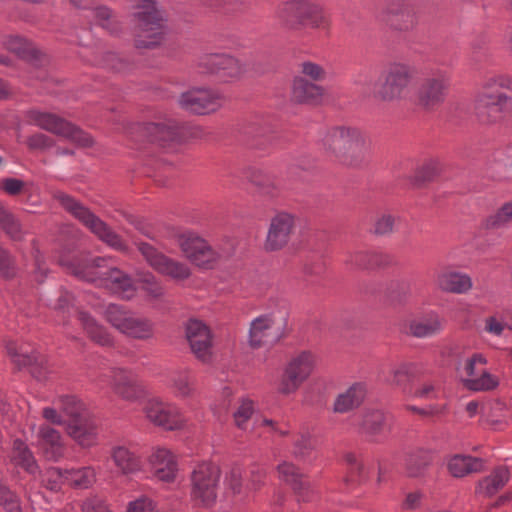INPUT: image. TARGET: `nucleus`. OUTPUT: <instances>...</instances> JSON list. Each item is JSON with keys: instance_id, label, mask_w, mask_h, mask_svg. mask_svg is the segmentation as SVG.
I'll return each instance as SVG.
<instances>
[{"instance_id": "f257e3e1", "label": "nucleus", "mask_w": 512, "mask_h": 512, "mask_svg": "<svg viewBox=\"0 0 512 512\" xmlns=\"http://www.w3.org/2000/svg\"><path fill=\"white\" fill-rule=\"evenodd\" d=\"M326 153L343 166L362 168L371 160V140L354 126H333L321 138Z\"/></svg>"}, {"instance_id": "f03ea898", "label": "nucleus", "mask_w": 512, "mask_h": 512, "mask_svg": "<svg viewBox=\"0 0 512 512\" xmlns=\"http://www.w3.org/2000/svg\"><path fill=\"white\" fill-rule=\"evenodd\" d=\"M132 14L134 46L155 49L165 40L167 19L156 0H137Z\"/></svg>"}, {"instance_id": "7ed1b4c3", "label": "nucleus", "mask_w": 512, "mask_h": 512, "mask_svg": "<svg viewBox=\"0 0 512 512\" xmlns=\"http://www.w3.org/2000/svg\"><path fill=\"white\" fill-rule=\"evenodd\" d=\"M279 26L289 33H300L307 29H327L328 20L322 9L309 0H287L275 11Z\"/></svg>"}, {"instance_id": "20e7f679", "label": "nucleus", "mask_w": 512, "mask_h": 512, "mask_svg": "<svg viewBox=\"0 0 512 512\" xmlns=\"http://www.w3.org/2000/svg\"><path fill=\"white\" fill-rule=\"evenodd\" d=\"M178 244L185 257L194 265L203 269H213L221 261L229 259L235 252L231 240L210 245L196 233L186 232L178 237Z\"/></svg>"}, {"instance_id": "39448f33", "label": "nucleus", "mask_w": 512, "mask_h": 512, "mask_svg": "<svg viewBox=\"0 0 512 512\" xmlns=\"http://www.w3.org/2000/svg\"><path fill=\"white\" fill-rule=\"evenodd\" d=\"M416 76L413 65L403 61H392L385 65L380 74L381 83L374 91V97L386 103L405 98Z\"/></svg>"}, {"instance_id": "423d86ee", "label": "nucleus", "mask_w": 512, "mask_h": 512, "mask_svg": "<svg viewBox=\"0 0 512 512\" xmlns=\"http://www.w3.org/2000/svg\"><path fill=\"white\" fill-rule=\"evenodd\" d=\"M54 199L57 200L68 213L95 234L102 242L118 251L126 250V245L122 238L103 220L92 213L89 208L84 206L74 197L64 192L57 191L54 193Z\"/></svg>"}, {"instance_id": "0eeeda50", "label": "nucleus", "mask_w": 512, "mask_h": 512, "mask_svg": "<svg viewBox=\"0 0 512 512\" xmlns=\"http://www.w3.org/2000/svg\"><path fill=\"white\" fill-rule=\"evenodd\" d=\"M25 116L29 124L63 137L79 147L90 148L94 145L91 135L56 114L31 109L25 113Z\"/></svg>"}, {"instance_id": "6e6552de", "label": "nucleus", "mask_w": 512, "mask_h": 512, "mask_svg": "<svg viewBox=\"0 0 512 512\" xmlns=\"http://www.w3.org/2000/svg\"><path fill=\"white\" fill-rule=\"evenodd\" d=\"M105 320L120 333L137 340L153 337L154 325L151 320L136 315L124 306L109 304L104 310Z\"/></svg>"}, {"instance_id": "1a4fd4ad", "label": "nucleus", "mask_w": 512, "mask_h": 512, "mask_svg": "<svg viewBox=\"0 0 512 512\" xmlns=\"http://www.w3.org/2000/svg\"><path fill=\"white\" fill-rule=\"evenodd\" d=\"M221 471L212 462H201L191 473V496L198 504L210 507L217 499Z\"/></svg>"}, {"instance_id": "9d476101", "label": "nucleus", "mask_w": 512, "mask_h": 512, "mask_svg": "<svg viewBox=\"0 0 512 512\" xmlns=\"http://www.w3.org/2000/svg\"><path fill=\"white\" fill-rule=\"evenodd\" d=\"M376 18L397 32L411 31L418 22L413 6L405 0H385L377 10Z\"/></svg>"}, {"instance_id": "9b49d317", "label": "nucleus", "mask_w": 512, "mask_h": 512, "mask_svg": "<svg viewBox=\"0 0 512 512\" xmlns=\"http://www.w3.org/2000/svg\"><path fill=\"white\" fill-rule=\"evenodd\" d=\"M135 245L146 262L158 273L175 282L185 281L191 276L192 272L187 264L164 255L151 244L136 241Z\"/></svg>"}, {"instance_id": "f8f14e48", "label": "nucleus", "mask_w": 512, "mask_h": 512, "mask_svg": "<svg viewBox=\"0 0 512 512\" xmlns=\"http://www.w3.org/2000/svg\"><path fill=\"white\" fill-rule=\"evenodd\" d=\"M197 68L201 73L216 75L226 81L240 79L246 72L245 64L226 53H210L200 56Z\"/></svg>"}, {"instance_id": "ddd939ff", "label": "nucleus", "mask_w": 512, "mask_h": 512, "mask_svg": "<svg viewBox=\"0 0 512 512\" xmlns=\"http://www.w3.org/2000/svg\"><path fill=\"white\" fill-rule=\"evenodd\" d=\"M450 75L446 70L434 69L422 81L418 89L419 104L425 109L441 105L448 94Z\"/></svg>"}, {"instance_id": "4468645a", "label": "nucleus", "mask_w": 512, "mask_h": 512, "mask_svg": "<svg viewBox=\"0 0 512 512\" xmlns=\"http://www.w3.org/2000/svg\"><path fill=\"white\" fill-rule=\"evenodd\" d=\"M224 96L213 89L195 87L183 92L178 99L180 107L188 112L205 115L222 107Z\"/></svg>"}, {"instance_id": "2eb2a0df", "label": "nucleus", "mask_w": 512, "mask_h": 512, "mask_svg": "<svg viewBox=\"0 0 512 512\" xmlns=\"http://www.w3.org/2000/svg\"><path fill=\"white\" fill-rule=\"evenodd\" d=\"M143 412L151 423L166 430L181 429L185 424L181 410L159 398L149 399L143 407Z\"/></svg>"}, {"instance_id": "dca6fc26", "label": "nucleus", "mask_w": 512, "mask_h": 512, "mask_svg": "<svg viewBox=\"0 0 512 512\" xmlns=\"http://www.w3.org/2000/svg\"><path fill=\"white\" fill-rule=\"evenodd\" d=\"M313 368V355L309 352H302L287 364L278 391L284 395L294 393L310 376Z\"/></svg>"}, {"instance_id": "f3484780", "label": "nucleus", "mask_w": 512, "mask_h": 512, "mask_svg": "<svg viewBox=\"0 0 512 512\" xmlns=\"http://www.w3.org/2000/svg\"><path fill=\"white\" fill-rule=\"evenodd\" d=\"M110 381L113 392L121 399L129 402L137 401L145 395V389L138 377L130 370L124 368H112L109 374L101 376Z\"/></svg>"}, {"instance_id": "a211bd4d", "label": "nucleus", "mask_w": 512, "mask_h": 512, "mask_svg": "<svg viewBox=\"0 0 512 512\" xmlns=\"http://www.w3.org/2000/svg\"><path fill=\"white\" fill-rule=\"evenodd\" d=\"M136 129L149 141L156 142L162 146L170 142L179 141L183 137V128L172 119L137 124Z\"/></svg>"}, {"instance_id": "6ab92c4d", "label": "nucleus", "mask_w": 512, "mask_h": 512, "mask_svg": "<svg viewBox=\"0 0 512 512\" xmlns=\"http://www.w3.org/2000/svg\"><path fill=\"white\" fill-rule=\"evenodd\" d=\"M186 338L192 353L203 363L212 359V337L209 328L198 320L186 324Z\"/></svg>"}, {"instance_id": "aec40b11", "label": "nucleus", "mask_w": 512, "mask_h": 512, "mask_svg": "<svg viewBox=\"0 0 512 512\" xmlns=\"http://www.w3.org/2000/svg\"><path fill=\"white\" fill-rule=\"evenodd\" d=\"M282 335V325L276 323L271 315H261L251 322L249 344L252 348H259L279 341Z\"/></svg>"}, {"instance_id": "412c9836", "label": "nucleus", "mask_w": 512, "mask_h": 512, "mask_svg": "<svg viewBox=\"0 0 512 512\" xmlns=\"http://www.w3.org/2000/svg\"><path fill=\"white\" fill-rule=\"evenodd\" d=\"M326 95L325 88L304 77L295 76L290 87V100L294 104L318 106Z\"/></svg>"}, {"instance_id": "4be33fe9", "label": "nucleus", "mask_w": 512, "mask_h": 512, "mask_svg": "<svg viewBox=\"0 0 512 512\" xmlns=\"http://www.w3.org/2000/svg\"><path fill=\"white\" fill-rule=\"evenodd\" d=\"M295 226L294 217L285 212L275 215L270 222L265 249L276 251L283 248L290 240Z\"/></svg>"}, {"instance_id": "5701e85b", "label": "nucleus", "mask_w": 512, "mask_h": 512, "mask_svg": "<svg viewBox=\"0 0 512 512\" xmlns=\"http://www.w3.org/2000/svg\"><path fill=\"white\" fill-rule=\"evenodd\" d=\"M390 417L381 410H367L363 413L358 426V433L370 442L381 443L385 431L390 428Z\"/></svg>"}, {"instance_id": "b1692460", "label": "nucleus", "mask_w": 512, "mask_h": 512, "mask_svg": "<svg viewBox=\"0 0 512 512\" xmlns=\"http://www.w3.org/2000/svg\"><path fill=\"white\" fill-rule=\"evenodd\" d=\"M68 435L83 448H89L97 443V424L89 414L67 422Z\"/></svg>"}, {"instance_id": "393cba45", "label": "nucleus", "mask_w": 512, "mask_h": 512, "mask_svg": "<svg viewBox=\"0 0 512 512\" xmlns=\"http://www.w3.org/2000/svg\"><path fill=\"white\" fill-rule=\"evenodd\" d=\"M511 102L491 100L489 97L475 98V116L482 125H493L500 122Z\"/></svg>"}, {"instance_id": "a878e982", "label": "nucleus", "mask_w": 512, "mask_h": 512, "mask_svg": "<svg viewBox=\"0 0 512 512\" xmlns=\"http://www.w3.org/2000/svg\"><path fill=\"white\" fill-rule=\"evenodd\" d=\"M155 477L164 482H172L178 471L177 462L173 453L162 447L154 449L149 457Z\"/></svg>"}, {"instance_id": "bb28decb", "label": "nucleus", "mask_w": 512, "mask_h": 512, "mask_svg": "<svg viewBox=\"0 0 512 512\" xmlns=\"http://www.w3.org/2000/svg\"><path fill=\"white\" fill-rule=\"evenodd\" d=\"M279 478L290 485L298 496V501H307L310 492V483L305 475L293 463L284 461L277 466Z\"/></svg>"}, {"instance_id": "cd10ccee", "label": "nucleus", "mask_w": 512, "mask_h": 512, "mask_svg": "<svg viewBox=\"0 0 512 512\" xmlns=\"http://www.w3.org/2000/svg\"><path fill=\"white\" fill-rule=\"evenodd\" d=\"M506 91L512 92V79L504 74L491 75L484 79L476 96L511 102V97Z\"/></svg>"}, {"instance_id": "c85d7f7f", "label": "nucleus", "mask_w": 512, "mask_h": 512, "mask_svg": "<svg viewBox=\"0 0 512 512\" xmlns=\"http://www.w3.org/2000/svg\"><path fill=\"white\" fill-rule=\"evenodd\" d=\"M101 284L115 293L121 294L127 298L135 292V287L131 277L116 267H110L105 272L100 273Z\"/></svg>"}, {"instance_id": "c756f323", "label": "nucleus", "mask_w": 512, "mask_h": 512, "mask_svg": "<svg viewBox=\"0 0 512 512\" xmlns=\"http://www.w3.org/2000/svg\"><path fill=\"white\" fill-rule=\"evenodd\" d=\"M110 458L117 470L123 475L136 473L142 466L140 457L126 446H113L110 450Z\"/></svg>"}, {"instance_id": "7c9ffc66", "label": "nucleus", "mask_w": 512, "mask_h": 512, "mask_svg": "<svg viewBox=\"0 0 512 512\" xmlns=\"http://www.w3.org/2000/svg\"><path fill=\"white\" fill-rule=\"evenodd\" d=\"M509 480V470L500 466L495 468L492 473L478 481L475 488V494L485 498H490L500 491Z\"/></svg>"}, {"instance_id": "2f4dec72", "label": "nucleus", "mask_w": 512, "mask_h": 512, "mask_svg": "<svg viewBox=\"0 0 512 512\" xmlns=\"http://www.w3.org/2000/svg\"><path fill=\"white\" fill-rule=\"evenodd\" d=\"M366 395V386L357 382L351 385L345 392L339 394L334 401V411L346 413L361 405Z\"/></svg>"}, {"instance_id": "473e14b6", "label": "nucleus", "mask_w": 512, "mask_h": 512, "mask_svg": "<svg viewBox=\"0 0 512 512\" xmlns=\"http://www.w3.org/2000/svg\"><path fill=\"white\" fill-rule=\"evenodd\" d=\"M41 445L47 459L58 460L64 454V447L60 433L48 426L43 425L39 429Z\"/></svg>"}, {"instance_id": "72a5a7b5", "label": "nucleus", "mask_w": 512, "mask_h": 512, "mask_svg": "<svg viewBox=\"0 0 512 512\" xmlns=\"http://www.w3.org/2000/svg\"><path fill=\"white\" fill-rule=\"evenodd\" d=\"M77 316L83 329L93 342L101 346H111L113 344V338L107 329L100 325L90 314L79 311Z\"/></svg>"}, {"instance_id": "f704fd0d", "label": "nucleus", "mask_w": 512, "mask_h": 512, "mask_svg": "<svg viewBox=\"0 0 512 512\" xmlns=\"http://www.w3.org/2000/svg\"><path fill=\"white\" fill-rule=\"evenodd\" d=\"M483 460L469 455H454L448 462V470L453 477L461 478L483 470Z\"/></svg>"}, {"instance_id": "c9c22d12", "label": "nucleus", "mask_w": 512, "mask_h": 512, "mask_svg": "<svg viewBox=\"0 0 512 512\" xmlns=\"http://www.w3.org/2000/svg\"><path fill=\"white\" fill-rule=\"evenodd\" d=\"M431 462L432 456L428 450H413L406 456L405 473L409 478H421L425 475Z\"/></svg>"}, {"instance_id": "e433bc0d", "label": "nucleus", "mask_w": 512, "mask_h": 512, "mask_svg": "<svg viewBox=\"0 0 512 512\" xmlns=\"http://www.w3.org/2000/svg\"><path fill=\"white\" fill-rule=\"evenodd\" d=\"M246 177L260 194L268 197H276L280 194V186L275 178L263 170L250 168L247 171Z\"/></svg>"}, {"instance_id": "4c0bfd02", "label": "nucleus", "mask_w": 512, "mask_h": 512, "mask_svg": "<svg viewBox=\"0 0 512 512\" xmlns=\"http://www.w3.org/2000/svg\"><path fill=\"white\" fill-rule=\"evenodd\" d=\"M437 286L445 292L465 293L472 287L470 277L457 272H442L437 276Z\"/></svg>"}, {"instance_id": "58836bf2", "label": "nucleus", "mask_w": 512, "mask_h": 512, "mask_svg": "<svg viewBox=\"0 0 512 512\" xmlns=\"http://www.w3.org/2000/svg\"><path fill=\"white\" fill-rule=\"evenodd\" d=\"M3 46L20 58L32 60L38 58V50L27 38L20 35H7L2 39Z\"/></svg>"}, {"instance_id": "ea45409f", "label": "nucleus", "mask_w": 512, "mask_h": 512, "mask_svg": "<svg viewBox=\"0 0 512 512\" xmlns=\"http://www.w3.org/2000/svg\"><path fill=\"white\" fill-rule=\"evenodd\" d=\"M382 263V256L370 251L348 252L344 264L350 270L370 269Z\"/></svg>"}, {"instance_id": "a19ab883", "label": "nucleus", "mask_w": 512, "mask_h": 512, "mask_svg": "<svg viewBox=\"0 0 512 512\" xmlns=\"http://www.w3.org/2000/svg\"><path fill=\"white\" fill-rule=\"evenodd\" d=\"M106 262L107 260L105 258L96 257L83 264H73L71 267V272L76 277L85 281H100L102 279L100 273L105 272V270L102 269L106 267Z\"/></svg>"}, {"instance_id": "79ce46f5", "label": "nucleus", "mask_w": 512, "mask_h": 512, "mask_svg": "<svg viewBox=\"0 0 512 512\" xmlns=\"http://www.w3.org/2000/svg\"><path fill=\"white\" fill-rule=\"evenodd\" d=\"M443 321L437 314L414 320L410 323V332L418 338L430 337L442 330Z\"/></svg>"}, {"instance_id": "37998d69", "label": "nucleus", "mask_w": 512, "mask_h": 512, "mask_svg": "<svg viewBox=\"0 0 512 512\" xmlns=\"http://www.w3.org/2000/svg\"><path fill=\"white\" fill-rule=\"evenodd\" d=\"M12 459L16 466L23 468L27 473L31 475H36L39 472L38 465L32 452L20 439H16L13 442Z\"/></svg>"}, {"instance_id": "c03bdc74", "label": "nucleus", "mask_w": 512, "mask_h": 512, "mask_svg": "<svg viewBox=\"0 0 512 512\" xmlns=\"http://www.w3.org/2000/svg\"><path fill=\"white\" fill-rule=\"evenodd\" d=\"M61 413L67 417L65 425L68 421L78 419L89 414L84 403L74 395H62L56 401Z\"/></svg>"}, {"instance_id": "a18cd8bd", "label": "nucleus", "mask_w": 512, "mask_h": 512, "mask_svg": "<svg viewBox=\"0 0 512 512\" xmlns=\"http://www.w3.org/2000/svg\"><path fill=\"white\" fill-rule=\"evenodd\" d=\"M93 15L97 23L110 34L117 35L122 31V23L117 15L107 6L93 8Z\"/></svg>"}, {"instance_id": "49530a36", "label": "nucleus", "mask_w": 512, "mask_h": 512, "mask_svg": "<svg viewBox=\"0 0 512 512\" xmlns=\"http://www.w3.org/2000/svg\"><path fill=\"white\" fill-rule=\"evenodd\" d=\"M348 465L347 476L344 481L349 485H360L368 480V473L362 460L355 454H347L345 457Z\"/></svg>"}, {"instance_id": "de8ad7c7", "label": "nucleus", "mask_w": 512, "mask_h": 512, "mask_svg": "<svg viewBox=\"0 0 512 512\" xmlns=\"http://www.w3.org/2000/svg\"><path fill=\"white\" fill-rule=\"evenodd\" d=\"M66 483L74 488L87 489L96 479L95 471L92 467H82L79 469H66Z\"/></svg>"}, {"instance_id": "09e8293b", "label": "nucleus", "mask_w": 512, "mask_h": 512, "mask_svg": "<svg viewBox=\"0 0 512 512\" xmlns=\"http://www.w3.org/2000/svg\"><path fill=\"white\" fill-rule=\"evenodd\" d=\"M0 228L13 240L20 241L24 231L16 216L0 204Z\"/></svg>"}, {"instance_id": "8fccbe9b", "label": "nucleus", "mask_w": 512, "mask_h": 512, "mask_svg": "<svg viewBox=\"0 0 512 512\" xmlns=\"http://www.w3.org/2000/svg\"><path fill=\"white\" fill-rule=\"evenodd\" d=\"M172 387L177 396L192 397L196 391L195 379L188 371H178L172 377Z\"/></svg>"}, {"instance_id": "3c124183", "label": "nucleus", "mask_w": 512, "mask_h": 512, "mask_svg": "<svg viewBox=\"0 0 512 512\" xmlns=\"http://www.w3.org/2000/svg\"><path fill=\"white\" fill-rule=\"evenodd\" d=\"M24 367H29L31 375L38 381L46 380L52 372L46 356L37 351L31 352L29 361Z\"/></svg>"}, {"instance_id": "603ef678", "label": "nucleus", "mask_w": 512, "mask_h": 512, "mask_svg": "<svg viewBox=\"0 0 512 512\" xmlns=\"http://www.w3.org/2000/svg\"><path fill=\"white\" fill-rule=\"evenodd\" d=\"M512 223V201L503 204L494 214L488 216L483 226L489 230H496Z\"/></svg>"}, {"instance_id": "864d4df0", "label": "nucleus", "mask_w": 512, "mask_h": 512, "mask_svg": "<svg viewBox=\"0 0 512 512\" xmlns=\"http://www.w3.org/2000/svg\"><path fill=\"white\" fill-rule=\"evenodd\" d=\"M463 382L465 387L472 391H489L499 385L498 378L486 370L479 371L475 378H466Z\"/></svg>"}, {"instance_id": "5fc2aeb1", "label": "nucleus", "mask_w": 512, "mask_h": 512, "mask_svg": "<svg viewBox=\"0 0 512 512\" xmlns=\"http://www.w3.org/2000/svg\"><path fill=\"white\" fill-rule=\"evenodd\" d=\"M0 507L5 512H22L18 495L10 489L2 476H0Z\"/></svg>"}, {"instance_id": "6e6d98bb", "label": "nucleus", "mask_w": 512, "mask_h": 512, "mask_svg": "<svg viewBox=\"0 0 512 512\" xmlns=\"http://www.w3.org/2000/svg\"><path fill=\"white\" fill-rule=\"evenodd\" d=\"M66 470L57 467H49L40 472L42 485L51 490L58 491L61 485L66 482Z\"/></svg>"}, {"instance_id": "4d7b16f0", "label": "nucleus", "mask_w": 512, "mask_h": 512, "mask_svg": "<svg viewBox=\"0 0 512 512\" xmlns=\"http://www.w3.org/2000/svg\"><path fill=\"white\" fill-rule=\"evenodd\" d=\"M97 64L104 68L120 73H125L132 68V64L128 60L118 56L113 52L102 53L100 59L97 61Z\"/></svg>"}, {"instance_id": "13d9d810", "label": "nucleus", "mask_w": 512, "mask_h": 512, "mask_svg": "<svg viewBox=\"0 0 512 512\" xmlns=\"http://www.w3.org/2000/svg\"><path fill=\"white\" fill-rule=\"evenodd\" d=\"M410 293V285L406 280H393L389 283L386 291L388 300L392 304L405 302Z\"/></svg>"}, {"instance_id": "bf43d9fd", "label": "nucleus", "mask_w": 512, "mask_h": 512, "mask_svg": "<svg viewBox=\"0 0 512 512\" xmlns=\"http://www.w3.org/2000/svg\"><path fill=\"white\" fill-rule=\"evenodd\" d=\"M300 77H304L314 83L324 81L327 77L326 69L313 61L307 60L299 64Z\"/></svg>"}, {"instance_id": "052dcab7", "label": "nucleus", "mask_w": 512, "mask_h": 512, "mask_svg": "<svg viewBox=\"0 0 512 512\" xmlns=\"http://www.w3.org/2000/svg\"><path fill=\"white\" fill-rule=\"evenodd\" d=\"M18 272L14 256L0 246V276L6 280H12L17 277Z\"/></svg>"}, {"instance_id": "680f3d73", "label": "nucleus", "mask_w": 512, "mask_h": 512, "mask_svg": "<svg viewBox=\"0 0 512 512\" xmlns=\"http://www.w3.org/2000/svg\"><path fill=\"white\" fill-rule=\"evenodd\" d=\"M397 217L391 214H380L375 218L372 233L378 236L388 235L394 231Z\"/></svg>"}, {"instance_id": "e2e57ef3", "label": "nucleus", "mask_w": 512, "mask_h": 512, "mask_svg": "<svg viewBox=\"0 0 512 512\" xmlns=\"http://www.w3.org/2000/svg\"><path fill=\"white\" fill-rule=\"evenodd\" d=\"M142 289L153 299H160L165 294V289L162 284L151 273H145L140 278Z\"/></svg>"}, {"instance_id": "0e129e2a", "label": "nucleus", "mask_w": 512, "mask_h": 512, "mask_svg": "<svg viewBox=\"0 0 512 512\" xmlns=\"http://www.w3.org/2000/svg\"><path fill=\"white\" fill-rule=\"evenodd\" d=\"M26 145L29 150L35 151H46L55 147V140L41 132L34 133L27 137Z\"/></svg>"}, {"instance_id": "69168bd1", "label": "nucleus", "mask_w": 512, "mask_h": 512, "mask_svg": "<svg viewBox=\"0 0 512 512\" xmlns=\"http://www.w3.org/2000/svg\"><path fill=\"white\" fill-rule=\"evenodd\" d=\"M314 447V441L309 434H300L294 442L293 454L296 458H305Z\"/></svg>"}, {"instance_id": "338daca9", "label": "nucleus", "mask_w": 512, "mask_h": 512, "mask_svg": "<svg viewBox=\"0 0 512 512\" xmlns=\"http://www.w3.org/2000/svg\"><path fill=\"white\" fill-rule=\"evenodd\" d=\"M438 173H439V171H438L436 163H434V162L425 163L424 165H422L420 168H418L416 170L415 176H414L415 182L418 185L430 182L437 177Z\"/></svg>"}, {"instance_id": "774afa93", "label": "nucleus", "mask_w": 512, "mask_h": 512, "mask_svg": "<svg viewBox=\"0 0 512 512\" xmlns=\"http://www.w3.org/2000/svg\"><path fill=\"white\" fill-rule=\"evenodd\" d=\"M8 355L12 358V361L21 368L25 366L29 361V353L23 346L18 347L16 343L9 342L6 345Z\"/></svg>"}]
</instances>
